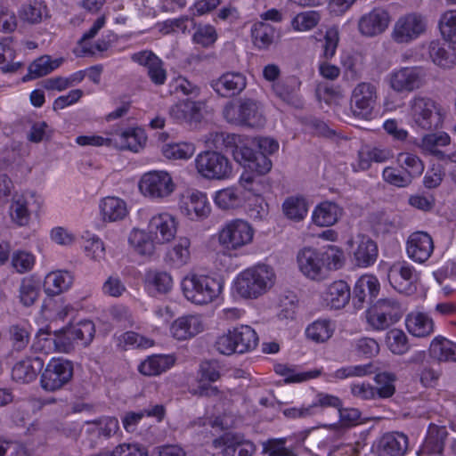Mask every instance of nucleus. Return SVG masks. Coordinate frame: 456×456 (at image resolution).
<instances>
[{
  "label": "nucleus",
  "instance_id": "nucleus-46",
  "mask_svg": "<svg viewBox=\"0 0 456 456\" xmlns=\"http://www.w3.org/2000/svg\"><path fill=\"white\" fill-rule=\"evenodd\" d=\"M386 343L389 350L395 354H403L410 348L406 334L397 329H393L387 333Z\"/></svg>",
  "mask_w": 456,
  "mask_h": 456
},
{
  "label": "nucleus",
  "instance_id": "nucleus-49",
  "mask_svg": "<svg viewBox=\"0 0 456 456\" xmlns=\"http://www.w3.org/2000/svg\"><path fill=\"white\" fill-rule=\"evenodd\" d=\"M286 438H271L263 443V453L268 456H297L292 448L286 447Z\"/></svg>",
  "mask_w": 456,
  "mask_h": 456
},
{
  "label": "nucleus",
  "instance_id": "nucleus-60",
  "mask_svg": "<svg viewBox=\"0 0 456 456\" xmlns=\"http://www.w3.org/2000/svg\"><path fill=\"white\" fill-rule=\"evenodd\" d=\"M326 270H338L343 265V252L335 246H329L322 251Z\"/></svg>",
  "mask_w": 456,
  "mask_h": 456
},
{
  "label": "nucleus",
  "instance_id": "nucleus-58",
  "mask_svg": "<svg viewBox=\"0 0 456 456\" xmlns=\"http://www.w3.org/2000/svg\"><path fill=\"white\" fill-rule=\"evenodd\" d=\"M9 333L15 350L21 351L27 347L30 336L26 327L19 324L12 325L9 329Z\"/></svg>",
  "mask_w": 456,
  "mask_h": 456
},
{
  "label": "nucleus",
  "instance_id": "nucleus-2",
  "mask_svg": "<svg viewBox=\"0 0 456 456\" xmlns=\"http://www.w3.org/2000/svg\"><path fill=\"white\" fill-rule=\"evenodd\" d=\"M275 282V273L270 265L262 264L248 268L235 281L237 293L244 298H257L269 290Z\"/></svg>",
  "mask_w": 456,
  "mask_h": 456
},
{
  "label": "nucleus",
  "instance_id": "nucleus-15",
  "mask_svg": "<svg viewBox=\"0 0 456 456\" xmlns=\"http://www.w3.org/2000/svg\"><path fill=\"white\" fill-rule=\"evenodd\" d=\"M211 88L221 97L239 95L247 86L246 76L239 71H227L209 83Z\"/></svg>",
  "mask_w": 456,
  "mask_h": 456
},
{
  "label": "nucleus",
  "instance_id": "nucleus-19",
  "mask_svg": "<svg viewBox=\"0 0 456 456\" xmlns=\"http://www.w3.org/2000/svg\"><path fill=\"white\" fill-rule=\"evenodd\" d=\"M379 282L373 275L361 276L354 287L352 302L355 308L362 309L365 305H372L379 292Z\"/></svg>",
  "mask_w": 456,
  "mask_h": 456
},
{
  "label": "nucleus",
  "instance_id": "nucleus-42",
  "mask_svg": "<svg viewBox=\"0 0 456 456\" xmlns=\"http://www.w3.org/2000/svg\"><path fill=\"white\" fill-rule=\"evenodd\" d=\"M68 326L76 343L80 342L81 345L86 346L92 342L95 334L94 324L92 321L84 320L77 324H69Z\"/></svg>",
  "mask_w": 456,
  "mask_h": 456
},
{
  "label": "nucleus",
  "instance_id": "nucleus-39",
  "mask_svg": "<svg viewBox=\"0 0 456 456\" xmlns=\"http://www.w3.org/2000/svg\"><path fill=\"white\" fill-rule=\"evenodd\" d=\"M338 207L330 202L320 204L313 213V221L319 226H330L338 218Z\"/></svg>",
  "mask_w": 456,
  "mask_h": 456
},
{
  "label": "nucleus",
  "instance_id": "nucleus-28",
  "mask_svg": "<svg viewBox=\"0 0 456 456\" xmlns=\"http://www.w3.org/2000/svg\"><path fill=\"white\" fill-rule=\"evenodd\" d=\"M174 338L178 340L194 337L203 330V324L200 317L195 315L183 316L175 320L170 328Z\"/></svg>",
  "mask_w": 456,
  "mask_h": 456
},
{
  "label": "nucleus",
  "instance_id": "nucleus-54",
  "mask_svg": "<svg viewBox=\"0 0 456 456\" xmlns=\"http://www.w3.org/2000/svg\"><path fill=\"white\" fill-rule=\"evenodd\" d=\"M51 339L53 340L55 349L63 353H69L72 349L73 343L76 342L69 326L54 330L53 338Z\"/></svg>",
  "mask_w": 456,
  "mask_h": 456
},
{
  "label": "nucleus",
  "instance_id": "nucleus-64",
  "mask_svg": "<svg viewBox=\"0 0 456 456\" xmlns=\"http://www.w3.org/2000/svg\"><path fill=\"white\" fill-rule=\"evenodd\" d=\"M320 20L316 12H301L293 20L294 27L298 30H308L315 27Z\"/></svg>",
  "mask_w": 456,
  "mask_h": 456
},
{
  "label": "nucleus",
  "instance_id": "nucleus-23",
  "mask_svg": "<svg viewBox=\"0 0 456 456\" xmlns=\"http://www.w3.org/2000/svg\"><path fill=\"white\" fill-rule=\"evenodd\" d=\"M301 81L296 76H289L273 84V90L282 102L295 108L303 105L299 95Z\"/></svg>",
  "mask_w": 456,
  "mask_h": 456
},
{
  "label": "nucleus",
  "instance_id": "nucleus-41",
  "mask_svg": "<svg viewBox=\"0 0 456 456\" xmlns=\"http://www.w3.org/2000/svg\"><path fill=\"white\" fill-rule=\"evenodd\" d=\"M282 210L287 218L298 222L305 216L308 206L302 197H289L283 202Z\"/></svg>",
  "mask_w": 456,
  "mask_h": 456
},
{
  "label": "nucleus",
  "instance_id": "nucleus-4",
  "mask_svg": "<svg viewBox=\"0 0 456 456\" xmlns=\"http://www.w3.org/2000/svg\"><path fill=\"white\" fill-rule=\"evenodd\" d=\"M183 290L186 298L197 305L212 302L222 291L223 282L206 275H192L183 281Z\"/></svg>",
  "mask_w": 456,
  "mask_h": 456
},
{
  "label": "nucleus",
  "instance_id": "nucleus-3",
  "mask_svg": "<svg viewBox=\"0 0 456 456\" xmlns=\"http://www.w3.org/2000/svg\"><path fill=\"white\" fill-rule=\"evenodd\" d=\"M223 117L230 124L262 127L265 123L260 103L251 98H240L228 102L223 108Z\"/></svg>",
  "mask_w": 456,
  "mask_h": 456
},
{
  "label": "nucleus",
  "instance_id": "nucleus-61",
  "mask_svg": "<svg viewBox=\"0 0 456 456\" xmlns=\"http://www.w3.org/2000/svg\"><path fill=\"white\" fill-rule=\"evenodd\" d=\"M131 244L135 247V250L142 256H151L154 253L155 246L153 241L146 239L144 233L134 231L129 237Z\"/></svg>",
  "mask_w": 456,
  "mask_h": 456
},
{
  "label": "nucleus",
  "instance_id": "nucleus-17",
  "mask_svg": "<svg viewBox=\"0 0 456 456\" xmlns=\"http://www.w3.org/2000/svg\"><path fill=\"white\" fill-rule=\"evenodd\" d=\"M213 444L216 448H223V456H251L256 451L255 445L238 433H224Z\"/></svg>",
  "mask_w": 456,
  "mask_h": 456
},
{
  "label": "nucleus",
  "instance_id": "nucleus-30",
  "mask_svg": "<svg viewBox=\"0 0 456 456\" xmlns=\"http://www.w3.org/2000/svg\"><path fill=\"white\" fill-rule=\"evenodd\" d=\"M73 280V276L68 271L52 272L45 278V292L50 297L60 295L69 289Z\"/></svg>",
  "mask_w": 456,
  "mask_h": 456
},
{
  "label": "nucleus",
  "instance_id": "nucleus-1",
  "mask_svg": "<svg viewBox=\"0 0 456 456\" xmlns=\"http://www.w3.org/2000/svg\"><path fill=\"white\" fill-rule=\"evenodd\" d=\"M214 141L216 147L231 152L234 160L246 169L259 175H265L272 169V161L263 153L255 152L240 135L221 132L216 134Z\"/></svg>",
  "mask_w": 456,
  "mask_h": 456
},
{
  "label": "nucleus",
  "instance_id": "nucleus-35",
  "mask_svg": "<svg viewBox=\"0 0 456 456\" xmlns=\"http://www.w3.org/2000/svg\"><path fill=\"white\" fill-rule=\"evenodd\" d=\"M429 353L439 362H456V343L444 338H436L430 344Z\"/></svg>",
  "mask_w": 456,
  "mask_h": 456
},
{
  "label": "nucleus",
  "instance_id": "nucleus-12",
  "mask_svg": "<svg viewBox=\"0 0 456 456\" xmlns=\"http://www.w3.org/2000/svg\"><path fill=\"white\" fill-rule=\"evenodd\" d=\"M254 230L242 219L231 220L218 233L219 243L227 249H238L252 241Z\"/></svg>",
  "mask_w": 456,
  "mask_h": 456
},
{
  "label": "nucleus",
  "instance_id": "nucleus-14",
  "mask_svg": "<svg viewBox=\"0 0 456 456\" xmlns=\"http://www.w3.org/2000/svg\"><path fill=\"white\" fill-rule=\"evenodd\" d=\"M347 244L355 265L368 267L376 262L379 254L378 245L368 235L358 234L355 238L349 240Z\"/></svg>",
  "mask_w": 456,
  "mask_h": 456
},
{
  "label": "nucleus",
  "instance_id": "nucleus-9",
  "mask_svg": "<svg viewBox=\"0 0 456 456\" xmlns=\"http://www.w3.org/2000/svg\"><path fill=\"white\" fill-rule=\"evenodd\" d=\"M403 314L402 305L394 298H380L369 308L368 322L375 330H386Z\"/></svg>",
  "mask_w": 456,
  "mask_h": 456
},
{
  "label": "nucleus",
  "instance_id": "nucleus-26",
  "mask_svg": "<svg viewBox=\"0 0 456 456\" xmlns=\"http://www.w3.org/2000/svg\"><path fill=\"white\" fill-rule=\"evenodd\" d=\"M43 367L44 361L40 357L24 359L12 367V378L17 382L29 383L36 379Z\"/></svg>",
  "mask_w": 456,
  "mask_h": 456
},
{
  "label": "nucleus",
  "instance_id": "nucleus-8",
  "mask_svg": "<svg viewBox=\"0 0 456 456\" xmlns=\"http://www.w3.org/2000/svg\"><path fill=\"white\" fill-rule=\"evenodd\" d=\"M195 163L199 174L208 179L223 180L228 178L232 172V166L229 159L215 151L200 153Z\"/></svg>",
  "mask_w": 456,
  "mask_h": 456
},
{
  "label": "nucleus",
  "instance_id": "nucleus-22",
  "mask_svg": "<svg viewBox=\"0 0 456 456\" xmlns=\"http://www.w3.org/2000/svg\"><path fill=\"white\" fill-rule=\"evenodd\" d=\"M433 250L434 242L428 233L416 232L410 235L407 240V254L415 262H426L430 257Z\"/></svg>",
  "mask_w": 456,
  "mask_h": 456
},
{
  "label": "nucleus",
  "instance_id": "nucleus-36",
  "mask_svg": "<svg viewBox=\"0 0 456 456\" xmlns=\"http://www.w3.org/2000/svg\"><path fill=\"white\" fill-rule=\"evenodd\" d=\"M174 364V359L170 355H151L142 362L139 371L145 376H155L167 370Z\"/></svg>",
  "mask_w": 456,
  "mask_h": 456
},
{
  "label": "nucleus",
  "instance_id": "nucleus-27",
  "mask_svg": "<svg viewBox=\"0 0 456 456\" xmlns=\"http://www.w3.org/2000/svg\"><path fill=\"white\" fill-rule=\"evenodd\" d=\"M408 448V437L399 432L384 435L379 444V456H403Z\"/></svg>",
  "mask_w": 456,
  "mask_h": 456
},
{
  "label": "nucleus",
  "instance_id": "nucleus-34",
  "mask_svg": "<svg viewBox=\"0 0 456 456\" xmlns=\"http://www.w3.org/2000/svg\"><path fill=\"white\" fill-rule=\"evenodd\" d=\"M215 202L224 210L238 208L243 205V192L240 188L235 187L220 190L216 193Z\"/></svg>",
  "mask_w": 456,
  "mask_h": 456
},
{
  "label": "nucleus",
  "instance_id": "nucleus-29",
  "mask_svg": "<svg viewBox=\"0 0 456 456\" xmlns=\"http://www.w3.org/2000/svg\"><path fill=\"white\" fill-rule=\"evenodd\" d=\"M428 53L433 62L442 68L449 69L456 63V51L446 43L430 42Z\"/></svg>",
  "mask_w": 456,
  "mask_h": 456
},
{
  "label": "nucleus",
  "instance_id": "nucleus-40",
  "mask_svg": "<svg viewBox=\"0 0 456 456\" xmlns=\"http://www.w3.org/2000/svg\"><path fill=\"white\" fill-rule=\"evenodd\" d=\"M274 34V28L264 22L255 23L251 29L253 43L259 49H267L273 42Z\"/></svg>",
  "mask_w": 456,
  "mask_h": 456
},
{
  "label": "nucleus",
  "instance_id": "nucleus-24",
  "mask_svg": "<svg viewBox=\"0 0 456 456\" xmlns=\"http://www.w3.org/2000/svg\"><path fill=\"white\" fill-rule=\"evenodd\" d=\"M388 280L392 287L399 293L410 295L416 289L414 270L407 265H393L388 273Z\"/></svg>",
  "mask_w": 456,
  "mask_h": 456
},
{
  "label": "nucleus",
  "instance_id": "nucleus-21",
  "mask_svg": "<svg viewBox=\"0 0 456 456\" xmlns=\"http://www.w3.org/2000/svg\"><path fill=\"white\" fill-rule=\"evenodd\" d=\"M202 102L181 101L169 109L170 117L178 123H186L190 126L197 125L203 118Z\"/></svg>",
  "mask_w": 456,
  "mask_h": 456
},
{
  "label": "nucleus",
  "instance_id": "nucleus-7",
  "mask_svg": "<svg viewBox=\"0 0 456 456\" xmlns=\"http://www.w3.org/2000/svg\"><path fill=\"white\" fill-rule=\"evenodd\" d=\"M40 385L47 392H55L67 386L73 378L72 362L62 358H53L41 370Z\"/></svg>",
  "mask_w": 456,
  "mask_h": 456
},
{
  "label": "nucleus",
  "instance_id": "nucleus-43",
  "mask_svg": "<svg viewBox=\"0 0 456 456\" xmlns=\"http://www.w3.org/2000/svg\"><path fill=\"white\" fill-rule=\"evenodd\" d=\"M29 201L24 195H16L10 207L12 219L19 225H26L29 221Z\"/></svg>",
  "mask_w": 456,
  "mask_h": 456
},
{
  "label": "nucleus",
  "instance_id": "nucleus-6",
  "mask_svg": "<svg viewBox=\"0 0 456 456\" xmlns=\"http://www.w3.org/2000/svg\"><path fill=\"white\" fill-rule=\"evenodd\" d=\"M410 115L419 127L436 130L442 126L444 115L442 108L433 99L416 95L409 102Z\"/></svg>",
  "mask_w": 456,
  "mask_h": 456
},
{
  "label": "nucleus",
  "instance_id": "nucleus-56",
  "mask_svg": "<svg viewBox=\"0 0 456 456\" xmlns=\"http://www.w3.org/2000/svg\"><path fill=\"white\" fill-rule=\"evenodd\" d=\"M308 338L319 342H324L331 337L329 323L325 321H317L309 325L305 330Z\"/></svg>",
  "mask_w": 456,
  "mask_h": 456
},
{
  "label": "nucleus",
  "instance_id": "nucleus-57",
  "mask_svg": "<svg viewBox=\"0 0 456 456\" xmlns=\"http://www.w3.org/2000/svg\"><path fill=\"white\" fill-rule=\"evenodd\" d=\"M105 452V456H149L146 448L139 444H122Z\"/></svg>",
  "mask_w": 456,
  "mask_h": 456
},
{
  "label": "nucleus",
  "instance_id": "nucleus-55",
  "mask_svg": "<svg viewBox=\"0 0 456 456\" xmlns=\"http://www.w3.org/2000/svg\"><path fill=\"white\" fill-rule=\"evenodd\" d=\"M45 6L40 2L23 4L20 11V17L22 20L30 24H36L42 20Z\"/></svg>",
  "mask_w": 456,
  "mask_h": 456
},
{
  "label": "nucleus",
  "instance_id": "nucleus-44",
  "mask_svg": "<svg viewBox=\"0 0 456 456\" xmlns=\"http://www.w3.org/2000/svg\"><path fill=\"white\" fill-rule=\"evenodd\" d=\"M194 151V145L188 142L167 143L162 147L163 155L169 159H188Z\"/></svg>",
  "mask_w": 456,
  "mask_h": 456
},
{
  "label": "nucleus",
  "instance_id": "nucleus-11",
  "mask_svg": "<svg viewBox=\"0 0 456 456\" xmlns=\"http://www.w3.org/2000/svg\"><path fill=\"white\" fill-rule=\"evenodd\" d=\"M427 28L428 20L424 15L410 12L395 21L391 37L397 44H409L423 35Z\"/></svg>",
  "mask_w": 456,
  "mask_h": 456
},
{
  "label": "nucleus",
  "instance_id": "nucleus-59",
  "mask_svg": "<svg viewBox=\"0 0 456 456\" xmlns=\"http://www.w3.org/2000/svg\"><path fill=\"white\" fill-rule=\"evenodd\" d=\"M383 178L386 182L395 185L397 187H406L411 183V178L401 167L396 169L391 167H386L383 170Z\"/></svg>",
  "mask_w": 456,
  "mask_h": 456
},
{
  "label": "nucleus",
  "instance_id": "nucleus-47",
  "mask_svg": "<svg viewBox=\"0 0 456 456\" xmlns=\"http://www.w3.org/2000/svg\"><path fill=\"white\" fill-rule=\"evenodd\" d=\"M375 382L377 384L376 395L380 398H389L395 393V381L396 376L391 372H380L376 374Z\"/></svg>",
  "mask_w": 456,
  "mask_h": 456
},
{
  "label": "nucleus",
  "instance_id": "nucleus-18",
  "mask_svg": "<svg viewBox=\"0 0 456 456\" xmlns=\"http://www.w3.org/2000/svg\"><path fill=\"white\" fill-rule=\"evenodd\" d=\"M297 261L299 270L305 276L312 280H319L325 276L322 251L313 248H304L298 251Z\"/></svg>",
  "mask_w": 456,
  "mask_h": 456
},
{
  "label": "nucleus",
  "instance_id": "nucleus-45",
  "mask_svg": "<svg viewBox=\"0 0 456 456\" xmlns=\"http://www.w3.org/2000/svg\"><path fill=\"white\" fill-rule=\"evenodd\" d=\"M40 292V284L32 278H24L20 286V300L27 307L37 301Z\"/></svg>",
  "mask_w": 456,
  "mask_h": 456
},
{
  "label": "nucleus",
  "instance_id": "nucleus-10",
  "mask_svg": "<svg viewBox=\"0 0 456 456\" xmlns=\"http://www.w3.org/2000/svg\"><path fill=\"white\" fill-rule=\"evenodd\" d=\"M377 104V90L370 83L362 82L352 92L350 110L353 116L361 120H371Z\"/></svg>",
  "mask_w": 456,
  "mask_h": 456
},
{
  "label": "nucleus",
  "instance_id": "nucleus-32",
  "mask_svg": "<svg viewBox=\"0 0 456 456\" xmlns=\"http://www.w3.org/2000/svg\"><path fill=\"white\" fill-rule=\"evenodd\" d=\"M448 432L445 427L430 424L422 450L429 454H441L444 448Z\"/></svg>",
  "mask_w": 456,
  "mask_h": 456
},
{
  "label": "nucleus",
  "instance_id": "nucleus-20",
  "mask_svg": "<svg viewBox=\"0 0 456 456\" xmlns=\"http://www.w3.org/2000/svg\"><path fill=\"white\" fill-rule=\"evenodd\" d=\"M390 21L389 13L381 8H374L362 15L358 21V29L365 37H375L383 33Z\"/></svg>",
  "mask_w": 456,
  "mask_h": 456
},
{
  "label": "nucleus",
  "instance_id": "nucleus-13",
  "mask_svg": "<svg viewBox=\"0 0 456 456\" xmlns=\"http://www.w3.org/2000/svg\"><path fill=\"white\" fill-rule=\"evenodd\" d=\"M139 189L146 196L159 199L169 196L175 189V184L167 172L151 171L142 175Z\"/></svg>",
  "mask_w": 456,
  "mask_h": 456
},
{
  "label": "nucleus",
  "instance_id": "nucleus-48",
  "mask_svg": "<svg viewBox=\"0 0 456 456\" xmlns=\"http://www.w3.org/2000/svg\"><path fill=\"white\" fill-rule=\"evenodd\" d=\"M398 162L404 172L410 175L411 180L419 176L423 173L424 164L416 155L411 153H400L398 156Z\"/></svg>",
  "mask_w": 456,
  "mask_h": 456
},
{
  "label": "nucleus",
  "instance_id": "nucleus-33",
  "mask_svg": "<svg viewBox=\"0 0 456 456\" xmlns=\"http://www.w3.org/2000/svg\"><path fill=\"white\" fill-rule=\"evenodd\" d=\"M102 219L109 222L122 220L127 215L126 202L117 197L104 198L100 204Z\"/></svg>",
  "mask_w": 456,
  "mask_h": 456
},
{
  "label": "nucleus",
  "instance_id": "nucleus-16",
  "mask_svg": "<svg viewBox=\"0 0 456 456\" xmlns=\"http://www.w3.org/2000/svg\"><path fill=\"white\" fill-rule=\"evenodd\" d=\"M424 71L419 67L401 68L390 74V86L397 93L411 92L422 85Z\"/></svg>",
  "mask_w": 456,
  "mask_h": 456
},
{
  "label": "nucleus",
  "instance_id": "nucleus-5",
  "mask_svg": "<svg viewBox=\"0 0 456 456\" xmlns=\"http://www.w3.org/2000/svg\"><path fill=\"white\" fill-rule=\"evenodd\" d=\"M257 344L258 337L256 331L248 325H241L219 337L215 346L221 354L230 355L253 350Z\"/></svg>",
  "mask_w": 456,
  "mask_h": 456
},
{
  "label": "nucleus",
  "instance_id": "nucleus-53",
  "mask_svg": "<svg viewBox=\"0 0 456 456\" xmlns=\"http://www.w3.org/2000/svg\"><path fill=\"white\" fill-rule=\"evenodd\" d=\"M439 28L445 40L456 43V11L445 12L441 17Z\"/></svg>",
  "mask_w": 456,
  "mask_h": 456
},
{
  "label": "nucleus",
  "instance_id": "nucleus-51",
  "mask_svg": "<svg viewBox=\"0 0 456 456\" xmlns=\"http://www.w3.org/2000/svg\"><path fill=\"white\" fill-rule=\"evenodd\" d=\"M274 370L277 374L285 377V383L302 382L310 379L316 378L321 374V371L319 370L301 373H295L293 370L289 369V367L283 364L275 365Z\"/></svg>",
  "mask_w": 456,
  "mask_h": 456
},
{
  "label": "nucleus",
  "instance_id": "nucleus-62",
  "mask_svg": "<svg viewBox=\"0 0 456 456\" xmlns=\"http://www.w3.org/2000/svg\"><path fill=\"white\" fill-rule=\"evenodd\" d=\"M191 242L188 238L183 237L178 240L173 249L169 252L170 258L179 265L185 264L190 258Z\"/></svg>",
  "mask_w": 456,
  "mask_h": 456
},
{
  "label": "nucleus",
  "instance_id": "nucleus-25",
  "mask_svg": "<svg viewBox=\"0 0 456 456\" xmlns=\"http://www.w3.org/2000/svg\"><path fill=\"white\" fill-rule=\"evenodd\" d=\"M149 232L155 236L159 243L169 242L176 232L175 219L169 214L164 213L153 216L149 223Z\"/></svg>",
  "mask_w": 456,
  "mask_h": 456
},
{
  "label": "nucleus",
  "instance_id": "nucleus-50",
  "mask_svg": "<svg viewBox=\"0 0 456 456\" xmlns=\"http://www.w3.org/2000/svg\"><path fill=\"white\" fill-rule=\"evenodd\" d=\"M450 136L444 132L428 134L422 137L420 147L423 151L436 157V151H441L437 147L446 146L450 143Z\"/></svg>",
  "mask_w": 456,
  "mask_h": 456
},
{
  "label": "nucleus",
  "instance_id": "nucleus-52",
  "mask_svg": "<svg viewBox=\"0 0 456 456\" xmlns=\"http://www.w3.org/2000/svg\"><path fill=\"white\" fill-rule=\"evenodd\" d=\"M53 71L50 67V56L43 55L36 59L28 67V73L22 77L23 82L48 75Z\"/></svg>",
  "mask_w": 456,
  "mask_h": 456
},
{
  "label": "nucleus",
  "instance_id": "nucleus-31",
  "mask_svg": "<svg viewBox=\"0 0 456 456\" xmlns=\"http://www.w3.org/2000/svg\"><path fill=\"white\" fill-rule=\"evenodd\" d=\"M350 297L351 292L347 283L337 281L328 287L325 301L331 308L341 309L348 304Z\"/></svg>",
  "mask_w": 456,
  "mask_h": 456
},
{
  "label": "nucleus",
  "instance_id": "nucleus-63",
  "mask_svg": "<svg viewBox=\"0 0 456 456\" xmlns=\"http://www.w3.org/2000/svg\"><path fill=\"white\" fill-rule=\"evenodd\" d=\"M147 279L159 293H167L173 283L171 276L166 272L150 273Z\"/></svg>",
  "mask_w": 456,
  "mask_h": 456
},
{
  "label": "nucleus",
  "instance_id": "nucleus-38",
  "mask_svg": "<svg viewBox=\"0 0 456 456\" xmlns=\"http://www.w3.org/2000/svg\"><path fill=\"white\" fill-rule=\"evenodd\" d=\"M118 136V139H114L115 146L120 150H129L134 152H137L146 140L143 133L138 129L123 131Z\"/></svg>",
  "mask_w": 456,
  "mask_h": 456
},
{
  "label": "nucleus",
  "instance_id": "nucleus-37",
  "mask_svg": "<svg viewBox=\"0 0 456 456\" xmlns=\"http://www.w3.org/2000/svg\"><path fill=\"white\" fill-rule=\"evenodd\" d=\"M406 327L413 336L426 337L433 331V321L425 314H411L406 318Z\"/></svg>",
  "mask_w": 456,
  "mask_h": 456
}]
</instances>
